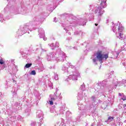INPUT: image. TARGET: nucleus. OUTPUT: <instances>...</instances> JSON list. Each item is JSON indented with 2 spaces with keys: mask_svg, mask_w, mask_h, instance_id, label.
Segmentation results:
<instances>
[{
  "mask_svg": "<svg viewBox=\"0 0 126 126\" xmlns=\"http://www.w3.org/2000/svg\"><path fill=\"white\" fill-rule=\"evenodd\" d=\"M104 59H105V60H107V59L109 58V54H106L104 55H103L101 51H97L96 52V59L98 60L100 63H102L103 60L104 59Z\"/></svg>",
  "mask_w": 126,
  "mask_h": 126,
  "instance_id": "1",
  "label": "nucleus"
},
{
  "mask_svg": "<svg viewBox=\"0 0 126 126\" xmlns=\"http://www.w3.org/2000/svg\"><path fill=\"white\" fill-rule=\"evenodd\" d=\"M106 0H101V2L99 4V7H98V10H99L98 13L99 15H101L104 13V10H103V8H105L106 6H107V4H106Z\"/></svg>",
  "mask_w": 126,
  "mask_h": 126,
  "instance_id": "2",
  "label": "nucleus"
},
{
  "mask_svg": "<svg viewBox=\"0 0 126 126\" xmlns=\"http://www.w3.org/2000/svg\"><path fill=\"white\" fill-rule=\"evenodd\" d=\"M113 120H114V117L109 116V117H108L107 119V121L109 123H111V122H113Z\"/></svg>",
  "mask_w": 126,
  "mask_h": 126,
  "instance_id": "3",
  "label": "nucleus"
},
{
  "mask_svg": "<svg viewBox=\"0 0 126 126\" xmlns=\"http://www.w3.org/2000/svg\"><path fill=\"white\" fill-rule=\"evenodd\" d=\"M32 65V63H27L26 64L25 67L26 68H29Z\"/></svg>",
  "mask_w": 126,
  "mask_h": 126,
  "instance_id": "4",
  "label": "nucleus"
},
{
  "mask_svg": "<svg viewBox=\"0 0 126 126\" xmlns=\"http://www.w3.org/2000/svg\"><path fill=\"white\" fill-rule=\"evenodd\" d=\"M31 74L32 75H36V71L35 70H32L31 72Z\"/></svg>",
  "mask_w": 126,
  "mask_h": 126,
  "instance_id": "5",
  "label": "nucleus"
},
{
  "mask_svg": "<svg viewBox=\"0 0 126 126\" xmlns=\"http://www.w3.org/2000/svg\"><path fill=\"white\" fill-rule=\"evenodd\" d=\"M119 36L121 37V38H124V33L119 32Z\"/></svg>",
  "mask_w": 126,
  "mask_h": 126,
  "instance_id": "6",
  "label": "nucleus"
},
{
  "mask_svg": "<svg viewBox=\"0 0 126 126\" xmlns=\"http://www.w3.org/2000/svg\"><path fill=\"white\" fill-rule=\"evenodd\" d=\"M4 63V61L2 59L0 60V64H3Z\"/></svg>",
  "mask_w": 126,
  "mask_h": 126,
  "instance_id": "7",
  "label": "nucleus"
},
{
  "mask_svg": "<svg viewBox=\"0 0 126 126\" xmlns=\"http://www.w3.org/2000/svg\"><path fill=\"white\" fill-rule=\"evenodd\" d=\"M121 99H122V100H123V101L126 100V95H124V98H122Z\"/></svg>",
  "mask_w": 126,
  "mask_h": 126,
  "instance_id": "8",
  "label": "nucleus"
},
{
  "mask_svg": "<svg viewBox=\"0 0 126 126\" xmlns=\"http://www.w3.org/2000/svg\"><path fill=\"white\" fill-rule=\"evenodd\" d=\"M49 103L50 104V105H54V102H53V101H49Z\"/></svg>",
  "mask_w": 126,
  "mask_h": 126,
  "instance_id": "9",
  "label": "nucleus"
},
{
  "mask_svg": "<svg viewBox=\"0 0 126 126\" xmlns=\"http://www.w3.org/2000/svg\"><path fill=\"white\" fill-rule=\"evenodd\" d=\"M94 63H96L97 62V59L96 58H94L93 60Z\"/></svg>",
  "mask_w": 126,
  "mask_h": 126,
  "instance_id": "10",
  "label": "nucleus"
},
{
  "mask_svg": "<svg viewBox=\"0 0 126 126\" xmlns=\"http://www.w3.org/2000/svg\"><path fill=\"white\" fill-rule=\"evenodd\" d=\"M51 100H52H52H55V98H54V97H52V98H51Z\"/></svg>",
  "mask_w": 126,
  "mask_h": 126,
  "instance_id": "11",
  "label": "nucleus"
},
{
  "mask_svg": "<svg viewBox=\"0 0 126 126\" xmlns=\"http://www.w3.org/2000/svg\"><path fill=\"white\" fill-rule=\"evenodd\" d=\"M123 107H124V108H126V104H124L123 105Z\"/></svg>",
  "mask_w": 126,
  "mask_h": 126,
  "instance_id": "12",
  "label": "nucleus"
},
{
  "mask_svg": "<svg viewBox=\"0 0 126 126\" xmlns=\"http://www.w3.org/2000/svg\"><path fill=\"white\" fill-rule=\"evenodd\" d=\"M119 96H122V94L121 93H119Z\"/></svg>",
  "mask_w": 126,
  "mask_h": 126,
  "instance_id": "13",
  "label": "nucleus"
},
{
  "mask_svg": "<svg viewBox=\"0 0 126 126\" xmlns=\"http://www.w3.org/2000/svg\"><path fill=\"white\" fill-rule=\"evenodd\" d=\"M95 25L96 26H98V24H95Z\"/></svg>",
  "mask_w": 126,
  "mask_h": 126,
  "instance_id": "14",
  "label": "nucleus"
},
{
  "mask_svg": "<svg viewBox=\"0 0 126 126\" xmlns=\"http://www.w3.org/2000/svg\"><path fill=\"white\" fill-rule=\"evenodd\" d=\"M123 95H124V94H122Z\"/></svg>",
  "mask_w": 126,
  "mask_h": 126,
  "instance_id": "15",
  "label": "nucleus"
}]
</instances>
